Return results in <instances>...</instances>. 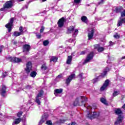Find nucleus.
Masks as SVG:
<instances>
[{"label": "nucleus", "instance_id": "f257e3e1", "mask_svg": "<svg viewBox=\"0 0 125 125\" xmlns=\"http://www.w3.org/2000/svg\"><path fill=\"white\" fill-rule=\"evenodd\" d=\"M86 101H87V98H86L85 96H81L76 99L74 105V106H84L85 107L84 102H86Z\"/></svg>", "mask_w": 125, "mask_h": 125}, {"label": "nucleus", "instance_id": "f03ea898", "mask_svg": "<svg viewBox=\"0 0 125 125\" xmlns=\"http://www.w3.org/2000/svg\"><path fill=\"white\" fill-rule=\"evenodd\" d=\"M87 109V112H88L87 113V117L89 118V119H90L91 120H93V119H94L98 117V115H97V114L95 112H90V110H91V106L90 105L86 107Z\"/></svg>", "mask_w": 125, "mask_h": 125}, {"label": "nucleus", "instance_id": "7ed1b4c3", "mask_svg": "<svg viewBox=\"0 0 125 125\" xmlns=\"http://www.w3.org/2000/svg\"><path fill=\"white\" fill-rule=\"evenodd\" d=\"M116 115H119L117 121L115 122V125H120L123 122V116L121 115L122 114V110L120 108H118L115 111Z\"/></svg>", "mask_w": 125, "mask_h": 125}, {"label": "nucleus", "instance_id": "20e7f679", "mask_svg": "<svg viewBox=\"0 0 125 125\" xmlns=\"http://www.w3.org/2000/svg\"><path fill=\"white\" fill-rule=\"evenodd\" d=\"M13 5V4L12 3V0L8 1L4 3L3 7L1 8L0 10L1 11H4V10H6L7 8H11Z\"/></svg>", "mask_w": 125, "mask_h": 125}, {"label": "nucleus", "instance_id": "39448f33", "mask_svg": "<svg viewBox=\"0 0 125 125\" xmlns=\"http://www.w3.org/2000/svg\"><path fill=\"white\" fill-rule=\"evenodd\" d=\"M42 95H43V91L41 90L36 97L35 100V102H36L38 105H41V99H42Z\"/></svg>", "mask_w": 125, "mask_h": 125}, {"label": "nucleus", "instance_id": "423d86ee", "mask_svg": "<svg viewBox=\"0 0 125 125\" xmlns=\"http://www.w3.org/2000/svg\"><path fill=\"white\" fill-rule=\"evenodd\" d=\"M93 59V52H90L88 55L86 59L84 60V62H83V65H85L87 63L90 62L91 60H92Z\"/></svg>", "mask_w": 125, "mask_h": 125}, {"label": "nucleus", "instance_id": "0eeeda50", "mask_svg": "<svg viewBox=\"0 0 125 125\" xmlns=\"http://www.w3.org/2000/svg\"><path fill=\"white\" fill-rule=\"evenodd\" d=\"M14 21V18H12L10 19L9 22L5 25L6 28L8 29V31L9 32L12 29V26H13V22Z\"/></svg>", "mask_w": 125, "mask_h": 125}, {"label": "nucleus", "instance_id": "6e6552de", "mask_svg": "<svg viewBox=\"0 0 125 125\" xmlns=\"http://www.w3.org/2000/svg\"><path fill=\"white\" fill-rule=\"evenodd\" d=\"M110 83V80H106L102 87L100 88V91H104V90H106L107 89V87L109 85Z\"/></svg>", "mask_w": 125, "mask_h": 125}, {"label": "nucleus", "instance_id": "1a4fd4ad", "mask_svg": "<svg viewBox=\"0 0 125 125\" xmlns=\"http://www.w3.org/2000/svg\"><path fill=\"white\" fill-rule=\"evenodd\" d=\"M88 40L90 41V40H93V35L94 34V29L93 28H89L88 29Z\"/></svg>", "mask_w": 125, "mask_h": 125}, {"label": "nucleus", "instance_id": "9d476101", "mask_svg": "<svg viewBox=\"0 0 125 125\" xmlns=\"http://www.w3.org/2000/svg\"><path fill=\"white\" fill-rule=\"evenodd\" d=\"M8 59L9 60H10V61H11V62H12L13 63H19L22 61L21 59L18 58H12L11 57H8Z\"/></svg>", "mask_w": 125, "mask_h": 125}, {"label": "nucleus", "instance_id": "9b49d317", "mask_svg": "<svg viewBox=\"0 0 125 125\" xmlns=\"http://www.w3.org/2000/svg\"><path fill=\"white\" fill-rule=\"evenodd\" d=\"M25 71L27 74L32 71V62H28L26 63V68H25Z\"/></svg>", "mask_w": 125, "mask_h": 125}, {"label": "nucleus", "instance_id": "f8f14e48", "mask_svg": "<svg viewBox=\"0 0 125 125\" xmlns=\"http://www.w3.org/2000/svg\"><path fill=\"white\" fill-rule=\"evenodd\" d=\"M0 92L1 93V95L4 97L5 96V93H6V86L4 85H2L1 86V88L0 90Z\"/></svg>", "mask_w": 125, "mask_h": 125}, {"label": "nucleus", "instance_id": "ddd939ff", "mask_svg": "<svg viewBox=\"0 0 125 125\" xmlns=\"http://www.w3.org/2000/svg\"><path fill=\"white\" fill-rule=\"evenodd\" d=\"M75 79V74H71L69 76L68 78L66 79L65 83L66 84H69L70 83H71V81L72 80H74Z\"/></svg>", "mask_w": 125, "mask_h": 125}, {"label": "nucleus", "instance_id": "4468645a", "mask_svg": "<svg viewBox=\"0 0 125 125\" xmlns=\"http://www.w3.org/2000/svg\"><path fill=\"white\" fill-rule=\"evenodd\" d=\"M64 20H65V19L63 17L59 20L58 24V26L60 28H62V27L64 26Z\"/></svg>", "mask_w": 125, "mask_h": 125}, {"label": "nucleus", "instance_id": "2eb2a0df", "mask_svg": "<svg viewBox=\"0 0 125 125\" xmlns=\"http://www.w3.org/2000/svg\"><path fill=\"white\" fill-rule=\"evenodd\" d=\"M123 23H125V18H120V20L118 21L117 26L118 27H120V26H122L123 25Z\"/></svg>", "mask_w": 125, "mask_h": 125}, {"label": "nucleus", "instance_id": "dca6fc26", "mask_svg": "<svg viewBox=\"0 0 125 125\" xmlns=\"http://www.w3.org/2000/svg\"><path fill=\"white\" fill-rule=\"evenodd\" d=\"M95 48L98 49V51L99 52H102V51H104V48L103 47H101L99 44H96L94 45Z\"/></svg>", "mask_w": 125, "mask_h": 125}, {"label": "nucleus", "instance_id": "f3484780", "mask_svg": "<svg viewBox=\"0 0 125 125\" xmlns=\"http://www.w3.org/2000/svg\"><path fill=\"white\" fill-rule=\"evenodd\" d=\"M30 49H31V46L28 44H25L23 45V51H26L27 52L30 51Z\"/></svg>", "mask_w": 125, "mask_h": 125}, {"label": "nucleus", "instance_id": "a211bd4d", "mask_svg": "<svg viewBox=\"0 0 125 125\" xmlns=\"http://www.w3.org/2000/svg\"><path fill=\"white\" fill-rule=\"evenodd\" d=\"M110 71V69L108 67H107L104 71L103 73H102L101 74V77H102L103 78H104V77H105V76H106V75H107V73H108V72H109Z\"/></svg>", "mask_w": 125, "mask_h": 125}, {"label": "nucleus", "instance_id": "6ab92c4d", "mask_svg": "<svg viewBox=\"0 0 125 125\" xmlns=\"http://www.w3.org/2000/svg\"><path fill=\"white\" fill-rule=\"evenodd\" d=\"M75 29V27L73 26H70L67 30V34H71V33H73L74 32V30Z\"/></svg>", "mask_w": 125, "mask_h": 125}, {"label": "nucleus", "instance_id": "aec40b11", "mask_svg": "<svg viewBox=\"0 0 125 125\" xmlns=\"http://www.w3.org/2000/svg\"><path fill=\"white\" fill-rule=\"evenodd\" d=\"M72 58L73 57H72V56H69L66 60V64H67L68 65L71 64V63H72Z\"/></svg>", "mask_w": 125, "mask_h": 125}, {"label": "nucleus", "instance_id": "412c9836", "mask_svg": "<svg viewBox=\"0 0 125 125\" xmlns=\"http://www.w3.org/2000/svg\"><path fill=\"white\" fill-rule=\"evenodd\" d=\"M21 121H22V119L21 118L15 119L14 122L13 123V125H18V124L20 123Z\"/></svg>", "mask_w": 125, "mask_h": 125}, {"label": "nucleus", "instance_id": "4be33fe9", "mask_svg": "<svg viewBox=\"0 0 125 125\" xmlns=\"http://www.w3.org/2000/svg\"><path fill=\"white\" fill-rule=\"evenodd\" d=\"M63 91V89H57L55 90V95H56V94H60V93H62Z\"/></svg>", "mask_w": 125, "mask_h": 125}, {"label": "nucleus", "instance_id": "5701e85b", "mask_svg": "<svg viewBox=\"0 0 125 125\" xmlns=\"http://www.w3.org/2000/svg\"><path fill=\"white\" fill-rule=\"evenodd\" d=\"M81 20L82 22L85 23L86 24L87 23V18L84 16L82 17Z\"/></svg>", "mask_w": 125, "mask_h": 125}, {"label": "nucleus", "instance_id": "b1692460", "mask_svg": "<svg viewBox=\"0 0 125 125\" xmlns=\"http://www.w3.org/2000/svg\"><path fill=\"white\" fill-rule=\"evenodd\" d=\"M101 102H102V103H103V104H104V105H108V103H107L106 99L104 98H101Z\"/></svg>", "mask_w": 125, "mask_h": 125}, {"label": "nucleus", "instance_id": "393cba45", "mask_svg": "<svg viewBox=\"0 0 125 125\" xmlns=\"http://www.w3.org/2000/svg\"><path fill=\"white\" fill-rule=\"evenodd\" d=\"M57 58L56 57H52L50 59V62H57Z\"/></svg>", "mask_w": 125, "mask_h": 125}, {"label": "nucleus", "instance_id": "a878e982", "mask_svg": "<svg viewBox=\"0 0 125 125\" xmlns=\"http://www.w3.org/2000/svg\"><path fill=\"white\" fill-rule=\"evenodd\" d=\"M41 70L42 71H45V70H47V66L45 65V63L43 64L41 66Z\"/></svg>", "mask_w": 125, "mask_h": 125}, {"label": "nucleus", "instance_id": "bb28decb", "mask_svg": "<svg viewBox=\"0 0 125 125\" xmlns=\"http://www.w3.org/2000/svg\"><path fill=\"white\" fill-rule=\"evenodd\" d=\"M123 7H121L120 8H116L115 9V12L116 13H119V12H122L123 11Z\"/></svg>", "mask_w": 125, "mask_h": 125}, {"label": "nucleus", "instance_id": "cd10ccee", "mask_svg": "<svg viewBox=\"0 0 125 125\" xmlns=\"http://www.w3.org/2000/svg\"><path fill=\"white\" fill-rule=\"evenodd\" d=\"M13 36L15 37H19V36H21V33L18 31H15L13 33Z\"/></svg>", "mask_w": 125, "mask_h": 125}, {"label": "nucleus", "instance_id": "c85d7f7f", "mask_svg": "<svg viewBox=\"0 0 125 125\" xmlns=\"http://www.w3.org/2000/svg\"><path fill=\"white\" fill-rule=\"evenodd\" d=\"M37 76V72L36 71H32L30 73V77L32 78H35Z\"/></svg>", "mask_w": 125, "mask_h": 125}, {"label": "nucleus", "instance_id": "c756f323", "mask_svg": "<svg viewBox=\"0 0 125 125\" xmlns=\"http://www.w3.org/2000/svg\"><path fill=\"white\" fill-rule=\"evenodd\" d=\"M49 43V42L48 40H45L43 42V44L44 46H46L48 45V44Z\"/></svg>", "mask_w": 125, "mask_h": 125}, {"label": "nucleus", "instance_id": "7c9ffc66", "mask_svg": "<svg viewBox=\"0 0 125 125\" xmlns=\"http://www.w3.org/2000/svg\"><path fill=\"white\" fill-rule=\"evenodd\" d=\"M121 18L125 17V10H124V9L122 10V12L121 13Z\"/></svg>", "mask_w": 125, "mask_h": 125}, {"label": "nucleus", "instance_id": "2f4dec72", "mask_svg": "<svg viewBox=\"0 0 125 125\" xmlns=\"http://www.w3.org/2000/svg\"><path fill=\"white\" fill-rule=\"evenodd\" d=\"M22 114H23V112L20 111V112H19L17 114V117H19V118H20V117H21V116H22Z\"/></svg>", "mask_w": 125, "mask_h": 125}, {"label": "nucleus", "instance_id": "473e14b6", "mask_svg": "<svg viewBox=\"0 0 125 125\" xmlns=\"http://www.w3.org/2000/svg\"><path fill=\"white\" fill-rule=\"evenodd\" d=\"M36 37L37 39H41L42 38V34L40 33H36Z\"/></svg>", "mask_w": 125, "mask_h": 125}, {"label": "nucleus", "instance_id": "72a5a7b5", "mask_svg": "<svg viewBox=\"0 0 125 125\" xmlns=\"http://www.w3.org/2000/svg\"><path fill=\"white\" fill-rule=\"evenodd\" d=\"M114 37L115 39H120V36L118 33H116L114 35Z\"/></svg>", "mask_w": 125, "mask_h": 125}, {"label": "nucleus", "instance_id": "f704fd0d", "mask_svg": "<svg viewBox=\"0 0 125 125\" xmlns=\"http://www.w3.org/2000/svg\"><path fill=\"white\" fill-rule=\"evenodd\" d=\"M119 92L117 91H114V92L113 93V96H117V95H119Z\"/></svg>", "mask_w": 125, "mask_h": 125}, {"label": "nucleus", "instance_id": "c9c22d12", "mask_svg": "<svg viewBox=\"0 0 125 125\" xmlns=\"http://www.w3.org/2000/svg\"><path fill=\"white\" fill-rule=\"evenodd\" d=\"M19 30H20V33H21V35H22V33H23V27L20 26Z\"/></svg>", "mask_w": 125, "mask_h": 125}, {"label": "nucleus", "instance_id": "e433bc0d", "mask_svg": "<svg viewBox=\"0 0 125 125\" xmlns=\"http://www.w3.org/2000/svg\"><path fill=\"white\" fill-rule=\"evenodd\" d=\"M6 76H7V72H3L2 74L3 78H5V77H6Z\"/></svg>", "mask_w": 125, "mask_h": 125}, {"label": "nucleus", "instance_id": "4c0bfd02", "mask_svg": "<svg viewBox=\"0 0 125 125\" xmlns=\"http://www.w3.org/2000/svg\"><path fill=\"white\" fill-rule=\"evenodd\" d=\"M43 123H44V118H42L39 122V125H42Z\"/></svg>", "mask_w": 125, "mask_h": 125}, {"label": "nucleus", "instance_id": "58836bf2", "mask_svg": "<svg viewBox=\"0 0 125 125\" xmlns=\"http://www.w3.org/2000/svg\"><path fill=\"white\" fill-rule=\"evenodd\" d=\"M3 48H4V46L3 45L0 46V53H1Z\"/></svg>", "mask_w": 125, "mask_h": 125}, {"label": "nucleus", "instance_id": "ea45409f", "mask_svg": "<svg viewBox=\"0 0 125 125\" xmlns=\"http://www.w3.org/2000/svg\"><path fill=\"white\" fill-rule=\"evenodd\" d=\"M46 124L48 125H52V123H51V121H47L46 122Z\"/></svg>", "mask_w": 125, "mask_h": 125}, {"label": "nucleus", "instance_id": "a19ab883", "mask_svg": "<svg viewBox=\"0 0 125 125\" xmlns=\"http://www.w3.org/2000/svg\"><path fill=\"white\" fill-rule=\"evenodd\" d=\"M44 31V27L42 26L41 29L40 30V33H42Z\"/></svg>", "mask_w": 125, "mask_h": 125}, {"label": "nucleus", "instance_id": "79ce46f5", "mask_svg": "<svg viewBox=\"0 0 125 125\" xmlns=\"http://www.w3.org/2000/svg\"><path fill=\"white\" fill-rule=\"evenodd\" d=\"M79 30L77 29H75L74 35H78Z\"/></svg>", "mask_w": 125, "mask_h": 125}, {"label": "nucleus", "instance_id": "37998d69", "mask_svg": "<svg viewBox=\"0 0 125 125\" xmlns=\"http://www.w3.org/2000/svg\"><path fill=\"white\" fill-rule=\"evenodd\" d=\"M75 3H80L81 0H74Z\"/></svg>", "mask_w": 125, "mask_h": 125}, {"label": "nucleus", "instance_id": "c03bdc74", "mask_svg": "<svg viewBox=\"0 0 125 125\" xmlns=\"http://www.w3.org/2000/svg\"><path fill=\"white\" fill-rule=\"evenodd\" d=\"M98 81V79H95L92 80V83H96Z\"/></svg>", "mask_w": 125, "mask_h": 125}, {"label": "nucleus", "instance_id": "a18cd8bd", "mask_svg": "<svg viewBox=\"0 0 125 125\" xmlns=\"http://www.w3.org/2000/svg\"><path fill=\"white\" fill-rule=\"evenodd\" d=\"M65 122H66L65 120H64V119L60 120V123H65Z\"/></svg>", "mask_w": 125, "mask_h": 125}, {"label": "nucleus", "instance_id": "49530a36", "mask_svg": "<svg viewBox=\"0 0 125 125\" xmlns=\"http://www.w3.org/2000/svg\"><path fill=\"white\" fill-rule=\"evenodd\" d=\"M114 44H115V43H114V42H112V41H110L109 42V45H114Z\"/></svg>", "mask_w": 125, "mask_h": 125}, {"label": "nucleus", "instance_id": "de8ad7c7", "mask_svg": "<svg viewBox=\"0 0 125 125\" xmlns=\"http://www.w3.org/2000/svg\"><path fill=\"white\" fill-rule=\"evenodd\" d=\"M81 55H83V54H85V51H83L81 53Z\"/></svg>", "mask_w": 125, "mask_h": 125}, {"label": "nucleus", "instance_id": "09e8293b", "mask_svg": "<svg viewBox=\"0 0 125 125\" xmlns=\"http://www.w3.org/2000/svg\"><path fill=\"white\" fill-rule=\"evenodd\" d=\"M68 125H76V123L75 122H72L71 123L68 124Z\"/></svg>", "mask_w": 125, "mask_h": 125}, {"label": "nucleus", "instance_id": "8fccbe9b", "mask_svg": "<svg viewBox=\"0 0 125 125\" xmlns=\"http://www.w3.org/2000/svg\"><path fill=\"white\" fill-rule=\"evenodd\" d=\"M26 89H30V88H31V86L27 85V86H26Z\"/></svg>", "mask_w": 125, "mask_h": 125}, {"label": "nucleus", "instance_id": "3c124183", "mask_svg": "<svg viewBox=\"0 0 125 125\" xmlns=\"http://www.w3.org/2000/svg\"><path fill=\"white\" fill-rule=\"evenodd\" d=\"M104 1V0H102L100 2H99V4H101L103 3Z\"/></svg>", "mask_w": 125, "mask_h": 125}, {"label": "nucleus", "instance_id": "603ef678", "mask_svg": "<svg viewBox=\"0 0 125 125\" xmlns=\"http://www.w3.org/2000/svg\"><path fill=\"white\" fill-rule=\"evenodd\" d=\"M29 104H31V105H33L34 104V103H33V102H32L31 100L29 101Z\"/></svg>", "mask_w": 125, "mask_h": 125}, {"label": "nucleus", "instance_id": "864d4df0", "mask_svg": "<svg viewBox=\"0 0 125 125\" xmlns=\"http://www.w3.org/2000/svg\"><path fill=\"white\" fill-rule=\"evenodd\" d=\"M79 77H80V78H83V73H80L79 74Z\"/></svg>", "mask_w": 125, "mask_h": 125}, {"label": "nucleus", "instance_id": "5fc2aeb1", "mask_svg": "<svg viewBox=\"0 0 125 125\" xmlns=\"http://www.w3.org/2000/svg\"><path fill=\"white\" fill-rule=\"evenodd\" d=\"M122 109H124V110H125V104L122 106Z\"/></svg>", "mask_w": 125, "mask_h": 125}, {"label": "nucleus", "instance_id": "6e6d98bb", "mask_svg": "<svg viewBox=\"0 0 125 125\" xmlns=\"http://www.w3.org/2000/svg\"><path fill=\"white\" fill-rule=\"evenodd\" d=\"M71 41H71V42H74V40H72V39H70V40H69V42H71Z\"/></svg>", "mask_w": 125, "mask_h": 125}, {"label": "nucleus", "instance_id": "4d7b16f0", "mask_svg": "<svg viewBox=\"0 0 125 125\" xmlns=\"http://www.w3.org/2000/svg\"><path fill=\"white\" fill-rule=\"evenodd\" d=\"M18 1H24V0H17Z\"/></svg>", "mask_w": 125, "mask_h": 125}, {"label": "nucleus", "instance_id": "13d9d810", "mask_svg": "<svg viewBox=\"0 0 125 125\" xmlns=\"http://www.w3.org/2000/svg\"><path fill=\"white\" fill-rule=\"evenodd\" d=\"M42 2H44V1H46V0H42Z\"/></svg>", "mask_w": 125, "mask_h": 125}, {"label": "nucleus", "instance_id": "bf43d9fd", "mask_svg": "<svg viewBox=\"0 0 125 125\" xmlns=\"http://www.w3.org/2000/svg\"><path fill=\"white\" fill-rule=\"evenodd\" d=\"M122 59H125V56L122 58Z\"/></svg>", "mask_w": 125, "mask_h": 125}, {"label": "nucleus", "instance_id": "052dcab7", "mask_svg": "<svg viewBox=\"0 0 125 125\" xmlns=\"http://www.w3.org/2000/svg\"><path fill=\"white\" fill-rule=\"evenodd\" d=\"M14 44H17V42H15Z\"/></svg>", "mask_w": 125, "mask_h": 125}, {"label": "nucleus", "instance_id": "680f3d73", "mask_svg": "<svg viewBox=\"0 0 125 125\" xmlns=\"http://www.w3.org/2000/svg\"><path fill=\"white\" fill-rule=\"evenodd\" d=\"M58 78H60V75L58 76Z\"/></svg>", "mask_w": 125, "mask_h": 125}, {"label": "nucleus", "instance_id": "e2e57ef3", "mask_svg": "<svg viewBox=\"0 0 125 125\" xmlns=\"http://www.w3.org/2000/svg\"><path fill=\"white\" fill-rule=\"evenodd\" d=\"M0 115H1V116H2V114L1 113Z\"/></svg>", "mask_w": 125, "mask_h": 125}]
</instances>
